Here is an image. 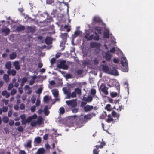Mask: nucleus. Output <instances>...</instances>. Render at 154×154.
Instances as JSON below:
<instances>
[{
	"label": "nucleus",
	"mask_w": 154,
	"mask_h": 154,
	"mask_svg": "<svg viewBox=\"0 0 154 154\" xmlns=\"http://www.w3.org/2000/svg\"><path fill=\"white\" fill-rule=\"evenodd\" d=\"M109 32L108 30L104 31L103 33V37L108 39L109 38Z\"/></svg>",
	"instance_id": "nucleus-18"
},
{
	"label": "nucleus",
	"mask_w": 154,
	"mask_h": 154,
	"mask_svg": "<svg viewBox=\"0 0 154 154\" xmlns=\"http://www.w3.org/2000/svg\"><path fill=\"white\" fill-rule=\"evenodd\" d=\"M108 88H109L106 87L105 84L102 83L100 86L99 90L100 91H102L105 95H107L109 94L108 91Z\"/></svg>",
	"instance_id": "nucleus-2"
},
{
	"label": "nucleus",
	"mask_w": 154,
	"mask_h": 154,
	"mask_svg": "<svg viewBox=\"0 0 154 154\" xmlns=\"http://www.w3.org/2000/svg\"><path fill=\"white\" fill-rule=\"evenodd\" d=\"M43 88L42 87H40L39 88H38L36 91V93L38 94H40L42 92V90Z\"/></svg>",
	"instance_id": "nucleus-43"
},
{
	"label": "nucleus",
	"mask_w": 154,
	"mask_h": 154,
	"mask_svg": "<svg viewBox=\"0 0 154 154\" xmlns=\"http://www.w3.org/2000/svg\"><path fill=\"white\" fill-rule=\"evenodd\" d=\"M17 57V54L15 52H12L9 55V58L10 60H13L15 59Z\"/></svg>",
	"instance_id": "nucleus-19"
},
{
	"label": "nucleus",
	"mask_w": 154,
	"mask_h": 154,
	"mask_svg": "<svg viewBox=\"0 0 154 154\" xmlns=\"http://www.w3.org/2000/svg\"><path fill=\"white\" fill-rule=\"evenodd\" d=\"M89 35V34L87 33L86 35L84 36V37L85 38L87 39L88 41H90L94 39V35H91L89 36H88Z\"/></svg>",
	"instance_id": "nucleus-12"
},
{
	"label": "nucleus",
	"mask_w": 154,
	"mask_h": 154,
	"mask_svg": "<svg viewBox=\"0 0 154 154\" xmlns=\"http://www.w3.org/2000/svg\"><path fill=\"white\" fill-rule=\"evenodd\" d=\"M58 91L57 89H54L52 90V93L54 97L55 98L58 96Z\"/></svg>",
	"instance_id": "nucleus-21"
},
{
	"label": "nucleus",
	"mask_w": 154,
	"mask_h": 154,
	"mask_svg": "<svg viewBox=\"0 0 154 154\" xmlns=\"http://www.w3.org/2000/svg\"><path fill=\"white\" fill-rule=\"evenodd\" d=\"M31 143L32 141L31 140H29L27 143L26 147L29 148H31L32 147Z\"/></svg>",
	"instance_id": "nucleus-39"
},
{
	"label": "nucleus",
	"mask_w": 154,
	"mask_h": 154,
	"mask_svg": "<svg viewBox=\"0 0 154 154\" xmlns=\"http://www.w3.org/2000/svg\"><path fill=\"white\" fill-rule=\"evenodd\" d=\"M68 68V66L67 65L64 64V63L63 64V66L62 67V69L66 70Z\"/></svg>",
	"instance_id": "nucleus-63"
},
{
	"label": "nucleus",
	"mask_w": 154,
	"mask_h": 154,
	"mask_svg": "<svg viewBox=\"0 0 154 154\" xmlns=\"http://www.w3.org/2000/svg\"><path fill=\"white\" fill-rule=\"evenodd\" d=\"M103 56L107 61H109L111 60L112 56L109 52H107L105 53V55Z\"/></svg>",
	"instance_id": "nucleus-6"
},
{
	"label": "nucleus",
	"mask_w": 154,
	"mask_h": 154,
	"mask_svg": "<svg viewBox=\"0 0 154 154\" xmlns=\"http://www.w3.org/2000/svg\"><path fill=\"white\" fill-rule=\"evenodd\" d=\"M36 123L38 124L41 125L43 123V119L42 116H39L36 121Z\"/></svg>",
	"instance_id": "nucleus-17"
},
{
	"label": "nucleus",
	"mask_w": 154,
	"mask_h": 154,
	"mask_svg": "<svg viewBox=\"0 0 154 154\" xmlns=\"http://www.w3.org/2000/svg\"><path fill=\"white\" fill-rule=\"evenodd\" d=\"M49 99L48 96L46 95L44 97L43 101L44 102L48 103L49 102Z\"/></svg>",
	"instance_id": "nucleus-37"
},
{
	"label": "nucleus",
	"mask_w": 154,
	"mask_h": 154,
	"mask_svg": "<svg viewBox=\"0 0 154 154\" xmlns=\"http://www.w3.org/2000/svg\"><path fill=\"white\" fill-rule=\"evenodd\" d=\"M75 92L78 95H80L82 93L81 90L80 89L77 88L75 89Z\"/></svg>",
	"instance_id": "nucleus-29"
},
{
	"label": "nucleus",
	"mask_w": 154,
	"mask_h": 154,
	"mask_svg": "<svg viewBox=\"0 0 154 154\" xmlns=\"http://www.w3.org/2000/svg\"><path fill=\"white\" fill-rule=\"evenodd\" d=\"M3 79L6 82H8L9 81V77L8 75L6 74H4L3 76Z\"/></svg>",
	"instance_id": "nucleus-26"
},
{
	"label": "nucleus",
	"mask_w": 154,
	"mask_h": 154,
	"mask_svg": "<svg viewBox=\"0 0 154 154\" xmlns=\"http://www.w3.org/2000/svg\"><path fill=\"white\" fill-rule=\"evenodd\" d=\"M72 112L74 113H75L78 112L79 109L77 108H74L72 109Z\"/></svg>",
	"instance_id": "nucleus-47"
},
{
	"label": "nucleus",
	"mask_w": 154,
	"mask_h": 154,
	"mask_svg": "<svg viewBox=\"0 0 154 154\" xmlns=\"http://www.w3.org/2000/svg\"><path fill=\"white\" fill-rule=\"evenodd\" d=\"M111 105L109 104H107L106 105V106L105 107L106 109L108 111H110L111 109L110 108Z\"/></svg>",
	"instance_id": "nucleus-41"
},
{
	"label": "nucleus",
	"mask_w": 154,
	"mask_h": 154,
	"mask_svg": "<svg viewBox=\"0 0 154 154\" xmlns=\"http://www.w3.org/2000/svg\"><path fill=\"white\" fill-rule=\"evenodd\" d=\"M25 29V26L23 25H21L17 27L16 29V31L19 32L22 31L24 30Z\"/></svg>",
	"instance_id": "nucleus-22"
},
{
	"label": "nucleus",
	"mask_w": 154,
	"mask_h": 154,
	"mask_svg": "<svg viewBox=\"0 0 154 154\" xmlns=\"http://www.w3.org/2000/svg\"><path fill=\"white\" fill-rule=\"evenodd\" d=\"M112 115L113 117L117 118V119H118L119 117V114H117L115 111H113L112 112Z\"/></svg>",
	"instance_id": "nucleus-24"
},
{
	"label": "nucleus",
	"mask_w": 154,
	"mask_h": 154,
	"mask_svg": "<svg viewBox=\"0 0 154 154\" xmlns=\"http://www.w3.org/2000/svg\"><path fill=\"white\" fill-rule=\"evenodd\" d=\"M102 69L103 71L106 73H109V67L107 65H103L102 66Z\"/></svg>",
	"instance_id": "nucleus-14"
},
{
	"label": "nucleus",
	"mask_w": 154,
	"mask_h": 154,
	"mask_svg": "<svg viewBox=\"0 0 154 154\" xmlns=\"http://www.w3.org/2000/svg\"><path fill=\"white\" fill-rule=\"evenodd\" d=\"M100 44L99 43L97 42H91L90 44V46L92 48L100 47Z\"/></svg>",
	"instance_id": "nucleus-11"
},
{
	"label": "nucleus",
	"mask_w": 154,
	"mask_h": 154,
	"mask_svg": "<svg viewBox=\"0 0 154 154\" xmlns=\"http://www.w3.org/2000/svg\"><path fill=\"white\" fill-rule=\"evenodd\" d=\"M13 65L16 69L19 70L20 69V66L18 61H15L14 62Z\"/></svg>",
	"instance_id": "nucleus-13"
},
{
	"label": "nucleus",
	"mask_w": 154,
	"mask_h": 154,
	"mask_svg": "<svg viewBox=\"0 0 154 154\" xmlns=\"http://www.w3.org/2000/svg\"><path fill=\"white\" fill-rule=\"evenodd\" d=\"M67 33H61L60 36L64 41H66L67 37Z\"/></svg>",
	"instance_id": "nucleus-20"
},
{
	"label": "nucleus",
	"mask_w": 154,
	"mask_h": 154,
	"mask_svg": "<svg viewBox=\"0 0 154 154\" xmlns=\"http://www.w3.org/2000/svg\"><path fill=\"white\" fill-rule=\"evenodd\" d=\"M25 105L24 103H21L20 105V109L22 110L25 109Z\"/></svg>",
	"instance_id": "nucleus-50"
},
{
	"label": "nucleus",
	"mask_w": 154,
	"mask_h": 154,
	"mask_svg": "<svg viewBox=\"0 0 154 154\" xmlns=\"http://www.w3.org/2000/svg\"><path fill=\"white\" fill-rule=\"evenodd\" d=\"M52 41V38L49 36H47L45 39V43L47 45L51 44Z\"/></svg>",
	"instance_id": "nucleus-10"
},
{
	"label": "nucleus",
	"mask_w": 154,
	"mask_h": 154,
	"mask_svg": "<svg viewBox=\"0 0 154 154\" xmlns=\"http://www.w3.org/2000/svg\"><path fill=\"white\" fill-rule=\"evenodd\" d=\"M109 72V73L114 75L118 76L119 75V74L117 70L114 68H113L112 69L110 70Z\"/></svg>",
	"instance_id": "nucleus-7"
},
{
	"label": "nucleus",
	"mask_w": 154,
	"mask_h": 154,
	"mask_svg": "<svg viewBox=\"0 0 154 154\" xmlns=\"http://www.w3.org/2000/svg\"><path fill=\"white\" fill-rule=\"evenodd\" d=\"M35 26H27V32L33 33L35 32Z\"/></svg>",
	"instance_id": "nucleus-5"
},
{
	"label": "nucleus",
	"mask_w": 154,
	"mask_h": 154,
	"mask_svg": "<svg viewBox=\"0 0 154 154\" xmlns=\"http://www.w3.org/2000/svg\"><path fill=\"white\" fill-rule=\"evenodd\" d=\"M27 78H26V77H24L22 79L21 82L25 83L27 82Z\"/></svg>",
	"instance_id": "nucleus-61"
},
{
	"label": "nucleus",
	"mask_w": 154,
	"mask_h": 154,
	"mask_svg": "<svg viewBox=\"0 0 154 154\" xmlns=\"http://www.w3.org/2000/svg\"><path fill=\"white\" fill-rule=\"evenodd\" d=\"M35 141L37 144H39L41 142V139L39 137H37L35 139Z\"/></svg>",
	"instance_id": "nucleus-31"
},
{
	"label": "nucleus",
	"mask_w": 154,
	"mask_h": 154,
	"mask_svg": "<svg viewBox=\"0 0 154 154\" xmlns=\"http://www.w3.org/2000/svg\"><path fill=\"white\" fill-rule=\"evenodd\" d=\"M27 122V121L26 120V119H24V120H22L21 121V123L22 124H25Z\"/></svg>",
	"instance_id": "nucleus-64"
},
{
	"label": "nucleus",
	"mask_w": 154,
	"mask_h": 154,
	"mask_svg": "<svg viewBox=\"0 0 154 154\" xmlns=\"http://www.w3.org/2000/svg\"><path fill=\"white\" fill-rule=\"evenodd\" d=\"M56 61V60L55 58H53L51 59V60H50V62L51 65H53L55 63V62Z\"/></svg>",
	"instance_id": "nucleus-54"
},
{
	"label": "nucleus",
	"mask_w": 154,
	"mask_h": 154,
	"mask_svg": "<svg viewBox=\"0 0 154 154\" xmlns=\"http://www.w3.org/2000/svg\"><path fill=\"white\" fill-rule=\"evenodd\" d=\"M8 109V108L7 106H3L2 108V111L3 112H5L7 111Z\"/></svg>",
	"instance_id": "nucleus-49"
},
{
	"label": "nucleus",
	"mask_w": 154,
	"mask_h": 154,
	"mask_svg": "<svg viewBox=\"0 0 154 154\" xmlns=\"http://www.w3.org/2000/svg\"><path fill=\"white\" fill-rule=\"evenodd\" d=\"M65 77L66 79H69L72 78V75L70 74H67Z\"/></svg>",
	"instance_id": "nucleus-62"
},
{
	"label": "nucleus",
	"mask_w": 154,
	"mask_h": 154,
	"mask_svg": "<svg viewBox=\"0 0 154 154\" xmlns=\"http://www.w3.org/2000/svg\"><path fill=\"white\" fill-rule=\"evenodd\" d=\"M14 124V121L12 120H11L9 122V125L11 126H12Z\"/></svg>",
	"instance_id": "nucleus-59"
},
{
	"label": "nucleus",
	"mask_w": 154,
	"mask_h": 154,
	"mask_svg": "<svg viewBox=\"0 0 154 154\" xmlns=\"http://www.w3.org/2000/svg\"><path fill=\"white\" fill-rule=\"evenodd\" d=\"M93 106L92 105H87L84 107V109L85 112H88L93 109Z\"/></svg>",
	"instance_id": "nucleus-9"
},
{
	"label": "nucleus",
	"mask_w": 154,
	"mask_h": 154,
	"mask_svg": "<svg viewBox=\"0 0 154 154\" xmlns=\"http://www.w3.org/2000/svg\"><path fill=\"white\" fill-rule=\"evenodd\" d=\"M93 21L94 22L101 23L102 22V21L101 19L98 17H94L93 18Z\"/></svg>",
	"instance_id": "nucleus-15"
},
{
	"label": "nucleus",
	"mask_w": 154,
	"mask_h": 154,
	"mask_svg": "<svg viewBox=\"0 0 154 154\" xmlns=\"http://www.w3.org/2000/svg\"><path fill=\"white\" fill-rule=\"evenodd\" d=\"M10 32V29L8 28H5L3 29L2 30V32L6 34H8Z\"/></svg>",
	"instance_id": "nucleus-28"
},
{
	"label": "nucleus",
	"mask_w": 154,
	"mask_h": 154,
	"mask_svg": "<svg viewBox=\"0 0 154 154\" xmlns=\"http://www.w3.org/2000/svg\"><path fill=\"white\" fill-rule=\"evenodd\" d=\"M93 97H92L91 95H88L87 97V102H91L93 100Z\"/></svg>",
	"instance_id": "nucleus-36"
},
{
	"label": "nucleus",
	"mask_w": 154,
	"mask_h": 154,
	"mask_svg": "<svg viewBox=\"0 0 154 154\" xmlns=\"http://www.w3.org/2000/svg\"><path fill=\"white\" fill-rule=\"evenodd\" d=\"M11 64L10 62H7L6 63L5 67L6 68L8 69H10V68L11 67Z\"/></svg>",
	"instance_id": "nucleus-34"
},
{
	"label": "nucleus",
	"mask_w": 154,
	"mask_h": 154,
	"mask_svg": "<svg viewBox=\"0 0 154 154\" xmlns=\"http://www.w3.org/2000/svg\"><path fill=\"white\" fill-rule=\"evenodd\" d=\"M17 91L15 89H12L11 92V95H14L16 93Z\"/></svg>",
	"instance_id": "nucleus-45"
},
{
	"label": "nucleus",
	"mask_w": 154,
	"mask_h": 154,
	"mask_svg": "<svg viewBox=\"0 0 154 154\" xmlns=\"http://www.w3.org/2000/svg\"><path fill=\"white\" fill-rule=\"evenodd\" d=\"M45 152V150L43 148L39 149L37 152L38 154H44Z\"/></svg>",
	"instance_id": "nucleus-27"
},
{
	"label": "nucleus",
	"mask_w": 154,
	"mask_h": 154,
	"mask_svg": "<svg viewBox=\"0 0 154 154\" xmlns=\"http://www.w3.org/2000/svg\"><path fill=\"white\" fill-rule=\"evenodd\" d=\"M48 134H45L43 136V138L45 140H48Z\"/></svg>",
	"instance_id": "nucleus-53"
},
{
	"label": "nucleus",
	"mask_w": 154,
	"mask_h": 154,
	"mask_svg": "<svg viewBox=\"0 0 154 154\" xmlns=\"http://www.w3.org/2000/svg\"><path fill=\"white\" fill-rule=\"evenodd\" d=\"M54 0H46L47 4H50L52 5H54Z\"/></svg>",
	"instance_id": "nucleus-33"
},
{
	"label": "nucleus",
	"mask_w": 154,
	"mask_h": 154,
	"mask_svg": "<svg viewBox=\"0 0 154 154\" xmlns=\"http://www.w3.org/2000/svg\"><path fill=\"white\" fill-rule=\"evenodd\" d=\"M91 95L94 97L96 93V91L95 89L92 88L90 91Z\"/></svg>",
	"instance_id": "nucleus-25"
},
{
	"label": "nucleus",
	"mask_w": 154,
	"mask_h": 154,
	"mask_svg": "<svg viewBox=\"0 0 154 154\" xmlns=\"http://www.w3.org/2000/svg\"><path fill=\"white\" fill-rule=\"evenodd\" d=\"M118 95L117 92H112L111 93V95L112 97H116Z\"/></svg>",
	"instance_id": "nucleus-46"
},
{
	"label": "nucleus",
	"mask_w": 154,
	"mask_h": 154,
	"mask_svg": "<svg viewBox=\"0 0 154 154\" xmlns=\"http://www.w3.org/2000/svg\"><path fill=\"white\" fill-rule=\"evenodd\" d=\"M18 131L20 132H22L23 130V128L21 126H20L18 127Z\"/></svg>",
	"instance_id": "nucleus-56"
},
{
	"label": "nucleus",
	"mask_w": 154,
	"mask_h": 154,
	"mask_svg": "<svg viewBox=\"0 0 154 154\" xmlns=\"http://www.w3.org/2000/svg\"><path fill=\"white\" fill-rule=\"evenodd\" d=\"M114 121V119H113L112 118H108V119L106 120V122L108 123H110L111 122H113Z\"/></svg>",
	"instance_id": "nucleus-51"
},
{
	"label": "nucleus",
	"mask_w": 154,
	"mask_h": 154,
	"mask_svg": "<svg viewBox=\"0 0 154 154\" xmlns=\"http://www.w3.org/2000/svg\"><path fill=\"white\" fill-rule=\"evenodd\" d=\"M106 116V112H104L102 115L100 116V118L103 119Z\"/></svg>",
	"instance_id": "nucleus-52"
},
{
	"label": "nucleus",
	"mask_w": 154,
	"mask_h": 154,
	"mask_svg": "<svg viewBox=\"0 0 154 154\" xmlns=\"http://www.w3.org/2000/svg\"><path fill=\"white\" fill-rule=\"evenodd\" d=\"M2 121L3 122L5 123H7L9 120V118L6 116H4L2 117Z\"/></svg>",
	"instance_id": "nucleus-32"
},
{
	"label": "nucleus",
	"mask_w": 154,
	"mask_h": 154,
	"mask_svg": "<svg viewBox=\"0 0 154 154\" xmlns=\"http://www.w3.org/2000/svg\"><path fill=\"white\" fill-rule=\"evenodd\" d=\"M83 70L82 69H78L77 71L76 72L78 75L81 74L83 72Z\"/></svg>",
	"instance_id": "nucleus-58"
},
{
	"label": "nucleus",
	"mask_w": 154,
	"mask_h": 154,
	"mask_svg": "<svg viewBox=\"0 0 154 154\" xmlns=\"http://www.w3.org/2000/svg\"><path fill=\"white\" fill-rule=\"evenodd\" d=\"M13 87V85L12 83H10L8 87V90L9 91L11 90Z\"/></svg>",
	"instance_id": "nucleus-48"
},
{
	"label": "nucleus",
	"mask_w": 154,
	"mask_h": 154,
	"mask_svg": "<svg viewBox=\"0 0 154 154\" xmlns=\"http://www.w3.org/2000/svg\"><path fill=\"white\" fill-rule=\"evenodd\" d=\"M116 49L115 47H113L109 50V52L111 53H114L115 52Z\"/></svg>",
	"instance_id": "nucleus-60"
},
{
	"label": "nucleus",
	"mask_w": 154,
	"mask_h": 154,
	"mask_svg": "<svg viewBox=\"0 0 154 154\" xmlns=\"http://www.w3.org/2000/svg\"><path fill=\"white\" fill-rule=\"evenodd\" d=\"M94 33L96 35L94 37V39L95 41H98L100 38L96 32H95Z\"/></svg>",
	"instance_id": "nucleus-38"
},
{
	"label": "nucleus",
	"mask_w": 154,
	"mask_h": 154,
	"mask_svg": "<svg viewBox=\"0 0 154 154\" xmlns=\"http://www.w3.org/2000/svg\"><path fill=\"white\" fill-rule=\"evenodd\" d=\"M7 73L9 75H11L12 76H15L16 73V71L14 69H8L7 71Z\"/></svg>",
	"instance_id": "nucleus-16"
},
{
	"label": "nucleus",
	"mask_w": 154,
	"mask_h": 154,
	"mask_svg": "<svg viewBox=\"0 0 154 154\" xmlns=\"http://www.w3.org/2000/svg\"><path fill=\"white\" fill-rule=\"evenodd\" d=\"M63 90L65 94H67L68 96V94H69V91H68L66 88L64 87L63 88Z\"/></svg>",
	"instance_id": "nucleus-44"
},
{
	"label": "nucleus",
	"mask_w": 154,
	"mask_h": 154,
	"mask_svg": "<svg viewBox=\"0 0 154 154\" xmlns=\"http://www.w3.org/2000/svg\"><path fill=\"white\" fill-rule=\"evenodd\" d=\"M76 100L72 99L66 101V103L69 106H71L72 108H75L77 105Z\"/></svg>",
	"instance_id": "nucleus-3"
},
{
	"label": "nucleus",
	"mask_w": 154,
	"mask_h": 154,
	"mask_svg": "<svg viewBox=\"0 0 154 154\" xmlns=\"http://www.w3.org/2000/svg\"><path fill=\"white\" fill-rule=\"evenodd\" d=\"M47 21L48 22H51L53 21V19L52 17L50 16H48L47 18Z\"/></svg>",
	"instance_id": "nucleus-42"
},
{
	"label": "nucleus",
	"mask_w": 154,
	"mask_h": 154,
	"mask_svg": "<svg viewBox=\"0 0 154 154\" xmlns=\"http://www.w3.org/2000/svg\"><path fill=\"white\" fill-rule=\"evenodd\" d=\"M44 112L45 116H48L49 113L50 112L48 110V106L47 105L45 106L44 109Z\"/></svg>",
	"instance_id": "nucleus-23"
},
{
	"label": "nucleus",
	"mask_w": 154,
	"mask_h": 154,
	"mask_svg": "<svg viewBox=\"0 0 154 154\" xmlns=\"http://www.w3.org/2000/svg\"><path fill=\"white\" fill-rule=\"evenodd\" d=\"M94 30L97 31L98 33L99 34L101 33V29L100 27L98 26H96L94 28Z\"/></svg>",
	"instance_id": "nucleus-35"
},
{
	"label": "nucleus",
	"mask_w": 154,
	"mask_h": 154,
	"mask_svg": "<svg viewBox=\"0 0 154 154\" xmlns=\"http://www.w3.org/2000/svg\"><path fill=\"white\" fill-rule=\"evenodd\" d=\"M36 109V107L35 106H32L31 108V110L32 112H34Z\"/></svg>",
	"instance_id": "nucleus-57"
},
{
	"label": "nucleus",
	"mask_w": 154,
	"mask_h": 154,
	"mask_svg": "<svg viewBox=\"0 0 154 154\" xmlns=\"http://www.w3.org/2000/svg\"><path fill=\"white\" fill-rule=\"evenodd\" d=\"M124 61L125 62L123 61L122 60L121 61V64L123 66L122 69L124 72H128V63L125 58L124 59Z\"/></svg>",
	"instance_id": "nucleus-4"
},
{
	"label": "nucleus",
	"mask_w": 154,
	"mask_h": 154,
	"mask_svg": "<svg viewBox=\"0 0 154 154\" xmlns=\"http://www.w3.org/2000/svg\"><path fill=\"white\" fill-rule=\"evenodd\" d=\"M100 145H97L94 146L95 148L93 150V154H99V150L98 149L99 148H102L103 146L106 145L105 142L102 141V142H100Z\"/></svg>",
	"instance_id": "nucleus-1"
},
{
	"label": "nucleus",
	"mask_w": 154,
	"mask_h": 154,
	"mask_svg": "<svg viewBox=\"0 0 154 154\" xmlns=\"http://www.w3.org/2000/svg\"><path fill=\"white\" fill-rule=\"evenodd\" d=\"M60 113V114H63L65 112V109L63 107H61L59 109Z\"/></svg>",
	"instance_id": "nucleus-40"
},
{
	"label": "nucleus",
	"mask_w": 154,
	"mask_h": 154,
	"mask_svg": "<svg viewBox=\"0 0 154 154\" xmlns=\"http://www.w3.org/2000/svg\"><path fill=\"white\" fill-rule=\"evenodd\" d=\"M92 117V114L89 113V114L85 115L84 116V119H90Z\"/></svg>",
	"instance_id": "nucleus-30"
},
{
	"label": "nucleus",
	"mask_w": 154,
	"mask_h": 154,
	"mask_svg": "<svg viewBox=\"0 0 154 154\" xmlns=\"http://www.w3.org/2000/svg\"><path fill=\"white\" fill-rule=\"evenodd\" d=\"M37 124V123H36V121H33L31 123V125L32 126H36V125Z\"/></svg>",
	"instance_id": "nucleus-55"
},
{
	"label": "nucleus",
	"mask_w": 154,
	"mask_h": 154,
	"mask_svg": "<svg viewBox=\"0 0 154 154\" xmlns=\"http://www.w3.org/2000/svg\"><path fill=\"white\" fill-rule=\"evenodd\" d=\"M76 97V94L75 91L72 92L71 94L70 91H69V94H68V96H67V98L68 99H70L71 97L75 98Z\"/></svg>",
	"instance_id": "nucleus-8"
}]
</instances>
